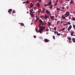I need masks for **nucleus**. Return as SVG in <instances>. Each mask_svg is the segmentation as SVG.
Wrapping results in <instances>:
<instances>
[{"mask_svg":"<svg viewBox=\"0 0 75 75\" xmlns=\"http://www.w3.org/2000/svg\"><path fill=\"white\" fill-rule=\"evenodd\" d=\"M36 19H38V17H37V16H36Z\"/></svg>","mask_w":75,"mask_h":75,"instance_id":"nucleus-50","label":"nucleus"},{"mask_svg":"<svg viewBox=\"0 0 75 75\" xmlns=\"http://www.w3.org/2000/svg\"><path fill=\"white\" fill-rule=\"evenodd\" d=\"M65 16L64 15H62V19H65V16Z\"/></svg>","mask_w":75,"mask_h":75,"instance_id":"nucleus-12","label":"nucleus"},{"mask_svg":"<svg viewBox=\"0 0 75 75\" xmlns=\"http://www.w3.org/2000/svg\"><path fill=\"white\" fill-rule=\"evenodd\" d=\"M52 20H54V19H52Z\"/></svg>","mask_w":75,"mask_h":75,"instance_id":"nucleus-62","label":"nucleus"},{"mask_svg":"<svg viewBox=\"0 0 75 75\" xmlns=\"http://www.w3.org/2000/svg\"><path fill=\"white\" fill-rule=\"evenodd\" d=\"M72 28V25H70L67 29L68 31H69Z\"/></svg>","mask_w":75,"mask_h":75,"instance_id":"nucleus-6","label":"nucleus"},{"mask_svg":"<svg viewBox=\"0 0 75 75\" xmlns=\"http://www.w3.org/2000/svg\"><path fill=\"white\" fill-rule=\"evenodd\" d=\"M8 12L9 13V14H11V11H12V9H9L8 10Z\"/></svg>","mask_w":75,"mask_h":75,"instance_id":"nucleus-9","label":"nucleus"},{"mask_svg":"<svg viewBox=\"0 0 75 75\" xmlns=\"http://www.w3.org/2000/svg\"><path fill=\"white\" fill-rule=\"evenodd\" d=\"M58 3H57V2H56L54 3V6H57V4Z\"/></svg>","mask_w":75,"mask_h":75,"instance_id":"nucleus-23","label":"nucleus"},{"mask_svg":"<svg viewBox=\"0 0 75 75\" xmlns=\"http://www.w3.org/2000/svg\"><path fill=\"white\" fill-rule=\"evenodd\" d=\"M37 5L38 6V7H40V3H37Z\"/></svg>","mask_w":75,"mask_h":75,"instance_id":"nucleus-20","label":"nucleus"},{"mask_svg":"<svg viewBox=\"0 0 75 75\" xmlns=\"http://www.w3.org/2000/svg\"><path fill=\"white\" fill-rule=\"evenodd\" d=\"M71 19L73 20V21H75V18H74V17L72 18Z\"/></svg>","mask_w":75,"mask_h":75,"instance_id":"nucleus-22","label":"nucleus"},{"mask_svg":"<svg viewBox=\"0 0 75 75\" xmlns=\"http://www.w3.org/2000/svg\"><path fill=\"white\" fill-rule=\"evenodd\" d=\"M40 17H41V18H44V17L43 16H40Z\"/></svg>","mask_w":75,"mask_h":75,"instance_id":"nucleus-38","label":"nucleus"},{"mask_svg":"<svg viewBox=\"0 0 75 75\" xmlns=\"http://www.w3.org/2000/svg\"><path fill=\"white\" fill-rule=\"evenodd\" d=\"M56 9L57 11H60V10H61V8H57Z\"/></svg>","mask_w":75,"mask_h":75,"instance_id":"nucleus-17","label":"nucleus"},{"mask_svg":"<svg viewBox=\"0 0 75 75\" xmlns=\"http://www.w3.org/2000/svg\"><path fill=\"white\" fill-rule=\"evenodd\" d=\"M58 31H55V32H54V34H58Z\"/></svg>","mask_w":75,"mask_h":75,"instance_id":"nucleus-32","label":"nucleus"},{"mask_svg":"<svg viewBox=\"0 0 75 75\" xmlns=\"http://www.w3.org/2000/svg\"><path fill=\"white\" fill-rule=\"evenodd\" d=\"M54 30L55 31H56V30H57V28H56V27L54 28Z\"/></svg>","mask_w":75,"mask_h":75,"instance_id":"nucleus-39","label":"nucleus"},{"mask_svg":"<svg viewBox=\"0 0 75 75\" xmlns=\"http://www.w3.org/2000/svg\"><path fill=\"white\" fill-rule=\"evenodd\" d=\"M44 41L45 42H48V41L50 42V41H49V40H48L47 39H45Z\"/></svg>","mask_w":75,"mask_h":75,"instance_id":"nucleus-10","label":"nucleus"},{"mask_svg":"<svg viewBox=\"0 0 75 75\" xmlns=\"http://www.w3.org/2000/svg\"><path fill=\"white\" fill-rule=\"evenodd\" d=\"M66 8H67V9L68 10V8H69V6H67L66 7Z\"/></svg>","mask_w":75,"mask_h":75,"instance_id":"nucleus-28","label":"nucleus"},{"mask_svg":"<svg viewBox=\"0 0 75 75\" xmlns=\"http://www.w3.org/2000/svg\"><path fill=\"white\" fill-rule=\"evenodd\" d=\"M38 20H39L38 19L36 20V21H35V23H37V21H38Z\"/></svg>","mask_w":75,"mask_h":75,"instance_id":"nucleus-37","label":"nucleus"},{"mask_svg":"<svg viewBox=\"0 0 75 75\" xmlns=\"http://www.w3.org/2000/svg\"><path fill=\"white\" fill-rule=\"evenodd\" d=\"M69 17V20L71 19V18L69 17Z\"/></svg>","mask_w":75,"mask_h":75,"instance_id":"nucleus-56","label":"nucleus"},{"mask_svg":"<svg viewBox=\"0 0 75 75\" xmlns=\"http://www.w3.org/2000/svg\"><path fill=\"white\" fill-rule=\"evenodd\" d=\"M59 2L60 3H62L63 2V1L62 0L60 1Z\"/></svg>","mask_w":75,"mask_h":75,"instance_id":"nucleus-35","label":"nucleus"},{"mask_svg":"<svg viewBox=\"0 0 75 75\" xmlns=\"http://www.w3.org/2000/svg\"><path fill=\"white\" fill-rule=\"evenodd\" d=\"M49 7H50V8H51V9L52 8V7H53L52 5H51Z\"/></svg>","mask_w":75,"mask_h":75,"instance_id":"nucleus-24","label":"nucleus"},{"mask_svg":"<svg viewBox=\"0 0 75 75\" xmlns=\"http://www.w3.org/2000/svg\"><path fill=\"white\" fill-rule=\"evenodd\" d=\"M68 40H70L69 41V42H70L71 43H72V42H71V40H71V38L69 37L68 38Z\"/></svg>","mask_w":75,"mask_h":75,"instance_id":"nucleus-11","label":"nucleus"},{"mask_svg":"<svg viewBox=\"0 0 75 75\" xmlns=\"http://www.w3.org/2000/svg\"><path fill=\"white\" fill-rule=\"evenodd\" d=\"M73 28H75V25H74V24H73Z\"/></svg>","mask_w":75,"mask_h":75,"instance_id":"nucleus-34","label":"nucleus"},{"mask_svg":"<svg viewBox=\"0 0 75 75\" xmlns=\"http://www.w3.org/2000/svg\"><path fill=\"white\" fill-rule=\"evenodd\" d=\"M62 29V30L63 31H64L65 30V28H63V29Z\"/></svg>","mask_w":75,"mask_h":75,"instance_id":"nucleus-30","label":"nucleus"},{"mask_svg":"<svg viewBox=\"0 0 75 75\" xmlns=\"http://www.w3.org/2000/svg\"><path fill=\"white\" fill-rule=\"evenodd\" d=\"M60 23V21H57V24L58 25H59V23Z\"/></svg>","mask_w":75,"mask_h":75,"instance_id":"nucleus-21","label":"nucleus"},{"mask_svg":"<svg viewBox=\"0 0 75 75\" xmlns=\"http://www.w3.org/2000/svg\"><path fill=\"white\" fill-rule=\"evenodd\" d=\"M60 31H63L62 29H61L60 30Z\"/></svg>","mask_w":75,"mask_h":75,"instance_id":"nucleus-59","label":"nucleus"},{"mask_svg":"<svg viewBox=\"0 0 75 75\" xmlns=\"http://www.w3.org/2000/svg\"><path fill=\"white\" fill-rule=\"evenodd\" d=\"M61 35L60 34V33H57V35Z\"/></svg>","mask_w":75,"mask_h":75,"instance_id":"nucleus-41","label":"nucleus"},{"mask_svg":"<svg viewBox=\"0 0 75 75\" xmlns=\"http://www.w3.org/2000/svg\"><path fill=\"white\" fill-rule=\"evenodd\" d=\"M16 13L15 11H13L12 12V14H13V13Z\"/></svg>","mask_w":75,"mask_h":75,"instance_id":"nucleus-36","label":"nucleus"},{"mask_svg":"<svg viewBox=\"0 0 75 75\" xmlns=\"http://www.w3.org/2000/svg\"><path fill=\"white\" fill-rule=\"evenodd\" d=\"M44 6H45V7H46V6H47V5L46 4H45Z\"/></svg>","mask_w":75,"mask_h":75,"instance_id":"nucleus-45","label":"nucleus"},{"mask_svg":"<svg viewBox=\"0 0 75 75\" xmlns=\"http://www.w3.org/2000/svg\"><path fill=\"white\" fill-rule=\"evenodd\" d=\"M62 8V9H64V8H64V7L62 6V7H61Z\"/></svg>","mask_w":75,"mask_h":75,"instance_id":"nucleus-43","label":"nucleus"},{"mask_svg":"<svg viewBox=\"0 0 75 75\" xmlns=\"http://www.w3.org/2000/svg\"><path fill=\"white\" fill-rule=\"evenodd\" d=\"M30 6V8H33V6Z\"/></svg>","mask_w":75,"mask_h":75,"instance_id":"nucleus-51","label":"nucleus"},{"mask_svg":"<svg viewBox=\"0 0 75 75\" xmlns=\"http://www.w3.org/2000/svg\"><path fill=\"white\" fill-rule=\"evenodd\" d=\"M55 20H56V21H57V19H55Z\"/></svg>","mask_w":75,"mask_h":75,"instance_id":"nucleus-61","label":"nucleus"},{"mask_svg":"<svg viewBox=\"0 0 75 75\" xmlns=\"http://www.w3.org/2000/svg\"><path fill=\"white\" fill-rule=\"evenodd\" d=\"M50 17L49 16H48V15H46V14H45V16H44V18L45 19H46L47 18H49V20H50Z\"/></svg>","mask_w":75,"mask_h":75,"instance_id":"nucleus-4","label":"nucleus"},{"mask_svg":"<svg viewBox=\"0 0 75 75\" xmlns=\"http://www.w3.org/2000/svg\"><path fill=\"white\" fill-rule=\"evenodd\" d=\"M40 13H42V11L41 10V9L40 11L39 12Z\"/></svg>","mask_w":75,"mask_h":75,"instance_id":"nucleus-44","label":"nucleus"},{"mask_svg":"<svg viewBox=\"0 0 75 75\" xmlns=\"http://www.w3.org/2000/svg\"><path fill=\"white\" fill-rule=\"evenodd\" d=\"M21 26H24V25L23 23H21Z\"/></svg>","mask_w":75,"mask_h":75,"instance_id":"nucleus-29","label":"nucleus"},{"mask_svg":"<svg viewBox=\"0 0 75 75\" xmlns=\"http://www.w3.org/2000/svg\"><path fill=\"white\" fill-rule=\"evenodd\" d=\"M64 16L66 18L68 17L69 16V12H66L64 15Z\"/></svg>","mask_w":75,"mask_h":75,"instance_id":"nucleus-2","label":"nucleus"},{"mask_svg":"<svg viewBox=\"0 0 75 75\" xmlns=\"http://www.w3.org/2000/svg\"><path fill=\"white\" fill-rule=\"evenodd\" d=\"M74 31L73 30H71V35H74Z\"/></svg>","mask_w":75,"mask_h":75,"instance_id":"nucleus-15","label":"nucleus"},{"mask_svg":"<svg viewBox=\"0 0 75 75\" xmlns=\"http://www.w3.org/2000/svg\"><path fill=\"white\" fill-rule=\"evenodd\" d=\"M23 4H24V3H25V1L23 2Z\"/></svg>","mask_w":75,"mask_h":75,"instance_id":"nucleus-48","label":"nucleus"},{"mask_svg":"<svg viewBox=\"0 0 75 75\" xmlns=\"http://www.w3.org/2000/svg\"><path fill=\"white\" fill-rule=\"evenodd\" d=\"M53 37L54 40H55V36H53Z\"/></svg>","mask_w":75,"mask_h":75,"instance_id":"nucleus-40","label":"nucleus"},{"mask_svg":"<svg viewBox=\"0 0 75 75\" xmlns=\"http://www.w3.org/2000/svg\"><path fill=\"white\" fill-rule=\"evenodd\" d=\"M33 11H34V10H33V8H32L30 11V13H35V11H34L33 12Z\"/></svg>","mask_w":75,"mask_h":75,"instance_id":"nucleus-7","label":"nucleus"},{"mask_svg":"<svg viewBox=\"0 0 75 75\" xmlns=\"http://www.w3.org/2000/svg\"><path fill=\"white\" fill-rule=\"evenodd\" d=\"M29 14L31 15L32 17H34V14H33V13H30Z\"/></svg>","mask_w":75,"mask_h":75,"instance_id":"nucleus-14","label":"nucleus"},{"mask_svg":"<svg viewBox=\"0 0 75 75\" xmlns=\"http://www.w3.org/2000/svg\"><path fill=\"white\" fill-rule=\"evenodd\" d=\"M59 7L60 8H61L62 7H61V6H59Z\"/></svg>","mask_w":75,"mask_h":75,"instance_id":"nucleus-58","label":"nucleus"},{"mask_svg":"<svg viewBox=\"0 0 75 75\" xmlns=\"http://www.w3.org/2000/svg\"><path fill=\"white\" fill-rule=\"evenodd\" d=\"M62 11H65L63 10H62Z\"/></svg>","mask_w":75,"mask_h":75,"instance_id":"nucleus-52","label":"nucleus"},{"mask_svg":"<svg viewBox=\"0 0 75 75\" xmlns=\"http://www.w3.org/2000/svg\"><path fill=\"white\" fill-rule=\"evenodd\" d=\"M39 23H40V24L39 23V29H40V32H41L42 33V31L44 30V29L45 28V27H46L44 26L43 27V26H40V25H46L47 23H46V21H42L41 19H40L39 21Z\"/></svg>","mask_w":75,"mask_h":75,"instance_id":"nucleus-1","label":"nucleus"},{"mask_svg":"<svg viewBox=\"0 0 75 75\" xmlns=\"http://www.w3.org/2000/svg\"><path fill=\"white\" fill-rule=\"evenodd\" d=\"M33 23H31V25H33Z\"/></svg>","mask_w":75,"mask_h":75,"instance_id":"nucleus-55","label":"nucleus"},{"mask_svg":"<svg viewBox=\"0 0 75 75\" xmlns=\"http://www.w3.org/2000/svg\"><path fill=\"white\" fill-rule=\"evenodd\" d=\"M27 14H28V13H29L28 12V11H27Z\"/></svg>","mask_w":75,"mask_h":75,"instance_id":"nucleus-57","label":"nucleus"},{"mask_svg":"<svg viewBox=\"0 0 75 75\" xmlns=\"http://www.w3.org/2000/svg\"><path fill=\"white\" fill-rule=\"evenodd\" d=\"M28 3H30V2L28 0L26 1H25V4H28Z\"/></svg>","mask_w":75,"mask_h":75,"instance_id":"nucleus-18","label":"nucleus"},{"mask_svg":"<svg viewBox=\"0 0 75 75\" xmlns=\"http://www.w3.org/2000/svg\"><path fill=\"white\" fill-rule=\"evenodd\" d=\"M50 31H52V30H51V29H50Z\"/></svg>","mask_w":75,"mask_h":75,"instance_id":"nucleus-63","label":"nucleus"},{"mask_svg":"<svg viewBox=\"0 0 75 75\" xmlns=\"http://www.w3.org/2000/svg\"><path fill=\"white\" fill-rule=\"evenodd\" d=\"M63 22V21H61V23H62Z\"/></svg>","mask_w":75,"mask_h":75,"instance_id":"nucleus-60","label":"nucleus"},{"mask_svg":"<svg viewBox=\"0 0 75 75\" xmlns=\"http://www.w3.org/2000/svg\"><path fill=\"white\" fill-rule=\"evenodd\" d=\"M52 29L53 30H54V29L53 28H50V29Z\"/></svg>","mask_w":75,"mask_h":75,"instance_id":"nucleus-54","label":"nucleus"},{"mask_svg":"<svg viewBox=\"0 0 75 75\" xmlns=\"http://www.w3.org/2000/svg\"><path fill=\"white\" fill-rule=\"evenodd\" d=\"M58 1V0H56V1L55 2L57 3Z\"/></svg>","mask_w":75,"mask_h":75,"instance_id":"nucleus-49","label":"nucleus"},{"mask_svg":"<svg viewBox=\"0 0 75 75\" xmlns=\"http://www.w3.org/2000/svg\"><path fill=\"white\" fill-rule=\"evenodd\" d=\"M65 23H66L65 25V23H64V25H68V22L67 23L66 22Z\"/></svg>","mask_w":75,"mask_h":75,"instance_id":"nucleus-26","label":"nucleus"},{"mask_svg":"<svg viewBox=\"0 0 75 75\" xmlns=\"http://www.w3.org/2000/svg\"><path fill=\"white\" fill-rule=\"evenodd\" d=\"M33 37H34V38H36V36L35 35H34V36H33Z\"/></svg>","mask_w":75,"mask_h":75,"instance_id":"nucleus-47","label":"nucleus"},{"mask_svg":"<svg viewBox=\"0 0 75 75\" xmlns=\"http://www.w3.org/2000/svg\"><path fill=\"white\" fill-rule=\"evenodd\" d=\"M46 13H47L48 15V16H50H50H51V15H52V14L51 13H50V12L49 11H48V10H46Z\"/></svg>","mask_w":75,"mask_h":75,"instance_id":"nucleus-3","label":"nucleus"},{"mask_svg":"<svg viewBox=\"0 0 75 75\" xmlns=\"http://www.w3.org/2000/svg\"><path fill=\"white\" fill-rule=\"evenodd\" d=\"M36 31H37V33H40V34H41L42 33V32H40V29L39 30H38L37 31V29H36Z\"/></svg>","mask_w":75,"mask_h":75,"instance_id":"nucleus-13","label":"nucleus"},{"mask_svg":"<svg viewBox=\"0 0 75 75\" xmlns=\"http://www.w3.org/2000/svg\"><path fill=\"white\" fill-rule=\"evenodd\" d=\"M66 1H70V0H66Z\"/></svg>","mask_w":75,"mask_h":75,"instance_id":"nucleus-53","label":"nucleus"},{"mask_svg":"<svg viewBox=\"0 0 75 75\" xmlns=\"http://www.w3.org/2000/svg\"><path fill=\"white\" fill-rule=\"evenodd\" d=\"M67 23H68V24H69V25H70V24H71V23H70L69 22H67Z\"/></svg>","mask_w":75,"mask_h":75,"instance_id":"nucleus-42","label":"nucleus"},{"mask_svg":"<svg viewBox=\"0 0 75 75\" xmlns=\"http://www.w3.org/2000/svg\"><path fill=\"white\" fill-rule=\"evenodd\" d=\"M48 25L49 26H51V23H50L49 22H48Z\"/></svg>","mask_w":75,"mask_h":75,"instance_id":"nucleus-25","label":"nucleus"},{"mask_svg":"<svg viewBox=\"0 0 75 75\" xmlns=\"http://www.w3.org/2000/svg\"><path fill=\"white\" fill-rule=\"evenodd\" d=\"M44 31H49V29H48V28H47V30H44Z\"/></svg>","mask_w":75,"mask_h":75,"instance_id":"nucleus-33","label":"nucleus"},{"mask_svg":"<svg viewBox=\"0 0 75 75\" xmlns=\"http://www.w3.org/2000/svg\"><path fill=\"white\" fill-rule=\"evenodd\" d=\"M70 4H74V1L73 0H71L70 2Z\"/></svg>","mask_w":75,"mask_h":75,"instance_id":"nucleus-5","label":"nucleus"},{"mask_svg":"<svg viewBox=\"0 0 75 75\" xmlns=\"http://www.w3.org/2000/svg\"><path fill=\"white\" fill-rule=\"evenodd\" d=\"M41 9H39V10L38 11V12H39L41 10Z\"/></svg>","mask_w":75,"mask_h":75,"instance_id":"nucleus-46","label":"nucleus"},{"mask_svg":"<svg viewBox=\"0 0 75 75\" xmlns=\"http://www.w3.org/2000/svg\"><path fill=\"white\" fill-rule=\"evenodd\" d=\"M50 16V19H52L54 17V16Z\"/></svg>","mask_w":75,"mask_h":75,"instance_id":"nucleus-19","label":"nucleus"},{"mask_svg":"<svg viewBox=\"0 0 75 75\" xmlns=\"http://www.w3.org/2000/svg\"><path fill=\"white\" fill-rule=\"evenodd\" d=\"M51 4H52L51 1L49 2L48 3V4H47V6H50L51 5Z\"/></svg>","mask_w":75,"mask_h":75,"instance_id":"nucleus-8","label":"nucleus"},{"mask_svg":"<svg viewBox=\"0 0 75 75\" xmlns=\"http://www.w3.org/2000/svg\"><path fill=\"white\" fill-rule=\"evenodd\" d=\"M74 35V36H75V35H74V34H73V35Z\"/></svg>","mask_w":75,"mask_h":75,"instance_id":"nucleus-64","label":"nucleus"},{"mask_svg":"<svg viewBox=\"0 0 75 75\" xmlns=\"http://www.w3.org/2000/svg\"><path fill=\"white\" fill-rule=\"evenodd\" d=\"M30 6H33L34 5H33V4L31 3V4H30Z\"/></svg>","mask_w":75,"mask_h":75,"instance_id":"nucleus-31","label":"nucleus"},{"mask_svg":"<svg viewBox=\"0 0 75 75\" xmlns=\"http://www.w3.org/2000/svg\"><path fill=\"white\" fill-rule=\"evenodd\" d=\"M42 11L43 13H44V11H45V8H42Z\"/></svg>","mask_w":75,"mask_h":75,"instance_id":"nucleus-27","label":"nucleus"},{"mask_svg":"<svg viewBox=\"0 0 75 75\" xmlns=\"http://www.w3.org/2000/svg\"><path fill=\"white\" fill-rule=\"evenodd\" d=\"M72 41L73 42H75V38H72Z\"/></svg>","mask_w":75,"mask_h":75,"instance_id":"nucleus-16","label":"nucleus"}]
</instances>
